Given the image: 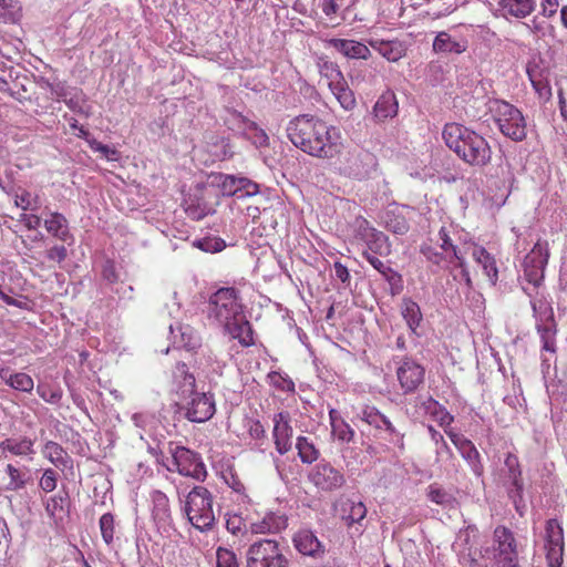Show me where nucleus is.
I'll return each mask as SVG.
<instances>
[{
    "mask_svg": "<svg viewBox=\"0 0 567 567\" xmlns=\"http://www.w3.org/2000/svg\"><path fill=\"white\" fill-rule=\"evenodd\" d=\"M6 473L10 478L9 483L6 485V489L17 491L23 487L25 483V473H23L20 468L14 467L12 464L7 465Z\"/></svg>",
    "mask_w": 567,
    "mask_h": 567,
    "instance_id": "obj_60",
    "label": "nucleus"
},
{
    "mask_svg": "<svg viewBox=\"0 0 567 567\" xmlns=\"http://www.w3.org/2000/svg\"><path fill=\"white\" fill-rule=\"evenodd\" d=\"M362 256L390 284L392 288V293H395L394 290H399L402 288L401 276L390 266L383 262L379 257H377L378 255L371 254L369 252V250H363Z\"/></svg>",
    "mask_w": 567,
    "mask_h": 567,
    "instance_id": "obj_34",
    "label": "nucleus"
},
{
    "mask_svg": "<svg viewBox=\"0 0 567 567\" xmlns=\"http://www.w3.org/2000/svg\"><path fill=\"white\" fill-rule=\"evenodd\" d=\"M564 530L556 518L547 519L544 530V548L548 567H561L564 557Z\"/></svg>",
    "mask_w": 567,
    "mask_h": 567,
    "instance_id": "obj_14",
    "label": "nucleus"
},
{
    "mask_svg": "<svg viewBox=\"0 0 567 567\" xmlns=\"http://www.w3.org/2000/svg\"><path fill=\"white\" fill-rule=\"evenodd\" d=\"M308 477L309 481L322 492H333L346 484L343 472L326 460H321L311 468Z\"/></svg>",
    "mask_w": 567,
    "mask_h": 567,
    "instance_id": "obj_15",
    "label": "nucleus"
},
{
    "mask_svg": "<svg viewBox=\"0 0 567 567\" xmlns=\"http://www.w3.org/2000/svg\"><path fill=\"white\" fill-rule=\"evenodd\" d=\"M472 256L474 260L482 267L492 285H496L498 280V270L496 260L484 247L474 245Z\"/></svg>",
    "mask_w": 567,
    "mask_h": 567,
    "instance_id": "obj_36",
    "label": "nucleus"
},
{
    "mask_svg": "<svg viewBox=\"0 0 567 567\" xmlns=\"http://www.w3.org/2000/svg\"><path fill=\"white\" fill-rule=\"evenodd\" d=\"M337 156L336 169L338 173L355 181L370 178L378 166L375 155L361 147H352L346 153L340 152Z\"/></svg>",
    "mask_w": 567,
    "mask_h": 567,
    "instance_id": "obj_8",
    "label": "nucleus"
},
{
    "mask_svg": "<svg viewBox=\"0 0 567 567\" xmlns=\"http://www.w3.org/2000/svg\"><path fill=\"white\" fill-rule=\"evenodd\" d=\"M9 384L19 391L29 392L33 389V380L25 373H16L10 377Z\"/></svg>",
    "mask_w": 567,
    "mask_h": 567,
    "instance_id": "obj_64",
    "label": "nucleus"
},
{
    "mask_svg": "<svg viewBox=\"0 0 567 567\" xmlns=\"http://www.w3.org/2000/svg\"><path fill=\"white\" fill-rule=\"evenodd\" d=\"M318 66L320 70V74L328 80V84L341 80L343 76L342 72L339 69V65L336 62H332L328 59L321 58L318 62Z\"/></svg>",
    "mask_w": 567,
    "mask_h": 567,
    "instance_id": "obj_56",
    "label": "nucleus"
},
{
    "mask_svg": "<svg viewBox=\"0 0 567 567\" xmlns=\"http://www.w3.org/2000/svg\"><path fill=\"white\" fill-rule=\"evenodd\" d=\"M43 226L49 235L58 240L68 243L72 240L69 223L66 218L60 213L43 214Z\"/></svg>",
    "mask_w": 567,
    "mask_h": 567,
    "instance_id": "obj_26",
    "label": "nucleus"
},
{
    "mask_svg": "<svg viewBox=\"0 0 567 567\" xmlns=\"http://www.w3.org/2000/svg\"><path fill=\"white\" fill-rule=\"evenodd\" d=\"M286 132L297 148L317 158H334L343 146L340 131L315 115L302 114L293 117Z\"/></svg>",
    "mask_w": 567,
    "mask_h": 567,
    "instance_id": "obj_1",
    "label": "nucleus"
},
{
    "mask_svg": "<svg viewBox=\"0 0 567 567\" xmlns=\"http://www.w3.org/2000/svg\"><path fill=\"white\" fill-rule=\"evenodd\" d=\"M478 530L475 526L461 529L453 545L462 567H491L486 546L477 547Z\"/></svg>",
    "mask_w": 567,
    "mask_h": 567,
    "instance_id": "obj_9",
    "label": "nucleus"
},
{
    "mask_svg": "<svg viewBox=\"0 0 567 567\" xmlns=\"http://www.w3.org/2000/svg\"><path fill=\"white\" fill-rule=\"evenodd\" d=\"M174 383L176 384L177 393L181 398L195 391L196 380L195 377L188 372L185 363L178 362L173 371Z\"/></svg>",
    "mask_w": 567,
    "mask_h": 567,
    "instance_id": "obj_37",
    "label": "nucleus"
},
{
    "mask_svg": "<svg viewBox=\"0 0 567 567\" xmlns=\"http://www.w3.org/2000/svg\"><path fill=\"white\" fill-rule=\"evenodd\" d=\"M548 258V243L538 240L522 262L523 276L534 289H539L544 280V271Z\"/></svg>",
    "mask_w": 567,
    "mask_h": 567,
    "instance_id": "obj_13",
    "label": "nucleus"
},
{
    "mask_svg": "<svg viewBox=\"0 0 567 567\" xmlns=\"http://www.w3.org/2000/svg\"><path fill=\"white\" fill-rule=\"evenodd\" d=\"M217 567H240L237 555L234 550L219 546L216 549Z\"/></svg>",
    "mask_w": 567,
    "mask_h": 567,
    "instance_id": "obj_58",
    "label": "nucleus"
},
{
    "mask_svg": "<svg viewBox=\"0 0 567 567\" xmlns=\"http://www.w3.org/2000/svg\"><path fill=\"white\" fill-rule=\"evenodd\" d=\"M421 254L429 262L440 268H447L451 265L455 266L457 262V260L452 256L447 257V252L439 250L432 245H423L421 247Z\"/></svg>",
    "mask_w": 567,
    "mask_h": 567,
    "instance_id": "obj_45",
    "label": "nucleus"
},
{
    "mask_svg": "<svg viewBox=\"0 0 567 567\" xmlns=\"http://www.w3.org/2000/svg\"><path fill=\"white\" fill-rule=\"evenodd\" d=\"M425 369L415 360L404 357L398 362L396 378L404 394L415 392L424 382Z\"/></svg>",
    "mask_w": 567,
    "mask_h": 567,
    "instance_id": "obj_18",
    "label": "nucleus"
},
{
    "mask_svg": "<svg viewBox=\"0 0 567 567\" xmlns=\"http://www.w3.org/2000/svg\"><path fill=\"white\" fill-rule=\"evenodd\" d=\"M401 315L405 320L409 329L415 333L416 329L420 327L421 321L423 320L420 306L411 298H403L401 305Z\"/></svg>",
    "mask_w": 567,
    "mask_h": 567,
    "instance_id": "obj_43",
    "label": "nucleus"
},
{
    "mask_svg": "<svg viewBox=\"0 0 567 567\" xmlns=\"http://www.w3.org/2000/svg\"><path fill=\"white\" fill-rule=\"evenodd\" d=\"M520 551L515 534L505 526H497L491 545L486 546L491 567H519Z\"/></svg>",
    "mask_w": 567,
    "mask_h": 567,
    "instance_id": "obj_4",
    "label": "nucleus"
},
{
    "mask_svg": "<svg viewBox=\"0 0 567 567\" xmlns=\"http://www.w3.org/2000/svg\"><path fill=\"white\" fill-rule=\"evenodd\" d=\"M169 453L173 457V465L181 475L192 477L197 482L206 480V465L198 453L185 446H173V443L169 444Z\"/></svg>",
    "mask_w": 567,
    "mask_h": 567,
    "instance_id": "obj_12",
    "label": "nucleus"
},
{
    "mask_svg": "<svg viewBox=\"0 0 567 567\" xmlns=\"http://www.w3.org/2000/svg\"><path fill=\"white\" fill-rule=\"evenodd\" d=\"M223 329L233 339L238 340L239 344L244 348L255 344L252 327L250 322L245 319L244 313L239 319L231 320L230 323L223 326Z\"/></svg>",
    "mask_w": 567,
    "mask_h": 567,
    "instance_id": "obj_24",
    "label": "nucleus"
},
{
    "mask_svg": "<svg viewBox=\"0 0 567 567\" xmlns=\"http://www.w3.org/2000/svg\"><path fill=\"white\" fill-rule=\"evenodd\" d=\"M525 27L536 39H543L547 35H553L555 32V27L553 24L540 20L537 16L529 20V22L525 23Z\"/></svg>",
    "mask_w": 567,
    "mask_h": 567,
    "instance_id": "obj_53",
    "label": "nucleus"
},
{
    "mask_svg": "<svg viewBox=\"0 0 567 567\" xmlns=\"http://www.w3.org/2000/svg\"><path fill=\"white\" fill-rule=\"evenodd\" d=\"M329 420L332 435L340 442L349 443L354 437L353 429L343 420L339 411L331 409L329 411Z\"/></svg>",
    "mask_w": 567,
    "mask_h": 567,
    "instance_id": "obj_40",
    "label": "nucleus"
},
{
    "mask_svg": "<svg viewBox=\"0 0 567 567\" xmlns=\"http://www.w3.org/2000/svg\"><path fill=\"white\" fill-rule=\"evenodd\" d=\"M244 313L239 290L234 287H223L216 290L208 300L207 317L214 323L223 327L239 319Z\"/></svg>",
    "mask_w": 567,
    "mask_h": 567,
    "instance_id": "obj_6",
    "label": "nucleus"
},
{
    "mask_svg": "<svg viewBox=\"0 0 567 567\" xmlns=\"http://www.w3.org/2000/svg\"><path fill=\"white\" fill-rule=\"evenodd\" d=\"M226 121L230 128L236 130L244 135L249 134V128H255V122L250 121L237 111H229Z\"/></svg>",
    "mask_w": 567,
    "mask_h": 567,
    "instance_id": "obj_52",
    "label": "nucleus"
},
{
    "mask_svg": "<svg viewBox=\"0 0 567 567\" xmlns=\"http://www.w3.org/2000/svg\"><path fill=\"white\" fill-rule=\"evenodd\" d=\"M463 243L462 234L453 226H442L436 236V244L440 249L447 252V257L452 256L457 261L465 258L466 251L461 247Z\"/></svg>",
    "mask_w": 567,
    "mask_h": 567,
    "instance_id": "obj_21",
    "label": "nucleus"
},
{
    "mask_svg": "<svg viewBox=\"0 0 567 567\" xmlns=\"http://www.w3.org/2000/svg\"><path fill=\"white\" fill-rule=\"evenodd\" d=\"M226 528L229 533L237 536L246 530V520L240 514L228 513L226 515Z\"/></svg>",
    "mask_w": 567,
    "mask_h": 567,
    "instance_id": "obj_62",
    "label": "nucleus"
},
{
    "mask_svg": "<svg viewBox=\"0 0 567 567\" xmlns=\"http://www.w3.org/2000/svg\"><path fill=\"white\" fill-rule=\"evenodd\" d=\"M468 48V41L465 38H453L449 32L441 31L433 40L432 49L435 53L462 54Z\"/></svg>",
    "mask_w": 567,
    "mask_h": 567,
    "instance_id": "obj_25",
    "label": "nucleus"
},
{
    "mask_svg": "<svg viewBox=\"0 0 567 567\" xmlns=\"http://www.w3.org/2000/svg\"><path fill=\"white\" fill-rule=\"evenodd\" d=\"M184 512L196 529H212L215 524L212 493L205 486H195L186 496Z\"/></svg>",
    "mask_w": 567,
    "mask_h": 567,
    "instance_id": "obj_7",
    "label": "nucleus"
},
{
    "mask_svg": "<svg viewBox=\"0 0 567 567\" xmlns=\"http://www.w3.org/2000/svg\"><path fill=\"white\" fill-rule=\"evenodd\" d=\"M21 6L18 0H0V21L16 23L20 19Z\"/></svg>",
    "mask_w": 567,
    "mask_h": 567,
    "instance_id": "obj_50",
    "label": "nucleus"
},
{
    "mask_svg": "<svg viewBox=\"0 0 567 567\" xmlns=\"http://www.w3.org/2000/svg\"><path fill=\"white\" fill-rule=\"evenodd\" d=\"M178 411L190 422L202 423L210 420L215 412L214 394L194 391L178 402Z\"/></svg>",
    "mask_w": 567,
    "mask_h": 567,
    "instance_id": "obj_10",
    "label": "nucleus"
},
{
    "mask_svg": "<svg viewBox=\"0 0 567 567\" xmlns=\"http://www.w3.org/2000/svg\"><path fill=\"white\" fill-rule=\"evenodd\" d=\"M296 449L298 450V456L303 464H312L320 456V451L317 449L313 441L307 436L297 437Z\"/></svg>",
    "mask_w": 567,
    "mask_h": 567,
    "instance_id": "obj_46",
    "label": "nucleus"
},
{
    "mask_svg": "<svg viewBox=\"0 0 567 567\" xmlns=\"http://www.w3.org/2000/svg\"><path fill=\"white\" fill-rule=\"evenodd\" d=\"M328 85L344 110H352L355 106L353 92L349 87L344 76H342L341 80L329 83Z\"/></svg>",
    "mask_w": 567,
    "mask_h": 567,
    "instance_id": "obj_41",
    "label": "nucleus"
},
{
    "mask_svg": "<svg viewBox=\"0 0 567 567\" xmlns=\"http://www.w3.org/2000/svg\"><path fill=\"white\" fill-rule=\"evenodd\" d=\"M246 567H290L289 549L275 538L251 543L245 553Z\"/></svg>",
    "mask_w": 567,
    "mask_h": 567,
    "instance_id": "obj_3",
    "label": "nucleus"
},
{
    "mask_svg": "<svg viewBox=\"0 0 567 567\" xmlns=\"http://www.w3.org/2000/svg\"><path fill=\"white\" fill-rule=\"evenodd\" d=\"M536 330L539 336L540 342H542V350L555 353L557 350L556 346V337H557V322H545V323H537Z\"/></svg>",
    "mask_w": 567,
    "mask_h": 567,
    "instance_id": "obj_42",
    "label": "nucleus"
},
{
    "mask_svg": "<svg viewBox=\"0 0 567 567\" xmlns=\"http://www.w3.org/2000/svg\"><path fill=\"white\" fill-rule=\"evenodd\" d=\"M99 526L103 542L110 546L114 542L115 536V518L112 513H105L100 517Z\"/></svg>",
    "mask_w": 567,
    "mask_h": 567,
    "instance_id": "obj_54",
    "label": "nucleus"
},
{
    "mask_svg": "<svg viewBox=\"0 0 567 567\" xmlns=\"http://www.w3.org/2000/svg\"><path fill=\"white\" fill-rule=\"evenodd\" d=\"M194 246L205 252L215 254L221 251L226 247V243L219 237H205L194 241Z\"/></svg>",
    "mask_w": 567,
    "mask_h": 567,
    "instance_id": "obj_59",
    "label": "nucleus"
},
{
    "mask_svg": "<svg viewBox=\"0 0 567 567\" xmlns=\"http://www.w3.org/2000/svg\"><path fill=\"white\" fill-rule=\"evenodd\" d=\"M505 488L516 513L523 517L527 511V505L524 498V483L517 485H506Z\"/></svg>",
    "mask_w": 567,
    "mask_h": 567,
    "instance_id": "obj_49",
    "label": "nucleus"
},
{
    "mask_svg": "<svg viewBox=\"0 0 567 567\" xmlns=\"http://www.w3.org/2000/svg\"><path fill=\"white\" fill-rule=\"evenodd\" d=\"M442 137L445 145L471 166L484 167L492 159V148L485 137L458 124H445Z\"/></svg>",
    "mask_w": 567,
    "mask_h": 567,
    "instance_id": "obj_2",
    "label": "nucleus"
},
{
    "mask_svg": "<svg viewBox=\"0 0 567 567\" xmlns=\"http://www.w3.org/2000/svg\"><path fill=\"white\" fill-rule=\"evenodd\" d=\"M398 113V101L393 92L383 93L373 107V115L377 121L382 122L395 116Z\"/></svg>",
    "mask_w": 567,
    "mask_h": 567,
    "instance_id": "obj_39",
    "label": "nucleus"
},
{
    "mask_svg": "<svg viewBox=\"0 0 567 567\" xmlns=\"http://www.w3.org/2000/svg\"><path fill=\"white\" fill-rule=\"evenodd\" d=\"M446 435L457 449L461 456L466 461L474 475L481 477L484 473V466L481 454L473 442L453 430H446Z\"/></svg>",
    "mask_w": 567,
    "mask_h": 567,
    "instance_id": "obj_19",
    "label": "nucleus"
},
{
    "mask_svg": "<svg viewBox=\"0 0 567 567\" xmlns=\"http://www.w3.org/2000/svg\"><path fill=\"white\" fill-rule=\"evenodd\" d=\"M412 210L409 206L394 207L385 213V228L396 235H405L410 229L408 213Z\"/></svg>",
    "mask_w": 567,
    "mask_h": 567,
    "instance_id": "obj_28",
    "label": "nucleus"
},
{
    "mask_svg": "<svg viewBox=\"0 0 567 567\" xmlns=\"http://www.w3.org/2000/svg\"><path fill=\"white\" fill-rule=\"evenodd\" d=\"M185 212L188 217H190L194 220H200L204 217L208 216L213 213V209L209 205H207L204 202H200L199 199L190 200L189 203H186Z\"/></svg>",
    "mask_w": 567,
    "mask_h": 567,
    "instance_id": "obj_55",
    "label": "nucleus"
},
{
    "mask_svg": "<svg viewBox=\"0 0 567 567\" xmlns=\"http://www.w3.org/2000/svg\"><path fill=\"white\" fill-rule=\"evenodd\" d=\"M342 519L348 526L360 523L367 515V507L362 502H353L351 499L342 503Z\"/></svg>",
    "mask_w": 567,
    "mask_h": 567,
    "instance_id": "obj_44",
    "label": "nucleus"
},
{
    "mask_svg": "<svg viewBox=\"0 0 567 567\" xmlns=\"http://www.w3.org/2000/svg\"><path fill=\"white\" fill-rule=\"evenodd\" d=\"M358 417L374 427L377 431H383L388 434V440L391 443L399 445L403 449L404 434L400 432L388 416L381 413L375 406L363 405L358 412Z\"/></svg>",
    "mask_w": 567,
    "mask_h": 567,
    "instance_id": "obj_17",
    "label": "nucleus"
},
{
    "mask_svg": "<svg viewBox=\"0 0 567 567\" xmlns=\"http://www.w3.org/2000/svg\"><path fill=\"white\" fill-rule=\"evenodd\" d=\"M174 383L176 384L177 393L181 398L195 391L196 380L195 377L188 372L185 363L178 362L173 371Z\"/></svg>",
    "mask_w": 567,
    "mask_h": 567,
    "instance_id": "obj_38",
    "label": "nucleus"
},
{
    "mask_svg": "<svg viewBox=\"0 0 567 567\" xmlns=\"http://www.w3.org/2000/svg\"><path fill=\"white\" fill-rule=\"evenodd\" d=\"M213 183L220 189L224 196H234L238 199L259 193V185L245 176L219 173L214 176Z\"/></svg>",
    "mask_w": 567,
    "mask_h": 567,
    "instance_id": "obj_16",
    "label": "nucleus"
},
{
    "mask_svg": "<svg viewBox=\"0 0 567 567\" xmlns=\"http://www.w3.org/2000/svg\"><path fill=\"white\" fill-rule=\"evenodd\" d=\"M42 454L56 467L64 466L66 463V452L55 442H47L42 449Z\"/></svg>",
    "mask_w": 567,
    "mask_h": 567,
    "instance_id": "obj_48",
    "label": "nucleus"
},
{
    "mask_svg": "<svg viewBox=\"0 0 567 567\" xmlns=\"http://www.w3.org/2000/svg\"><path fill=\"white\" fill-rule=\"evenodd\" d=\"M506 473L504 475V486L517 485L523 483L522 471L516 455L508 454L504 461Z\"/></svg>",
    "mask_w": 567,
    "mask_h": 567,
    "instance_id": "obj_47",
    "label": "nucleus"
},
{
    "mask_svg": "<svg viewBox=\"0 0 567 567\" xmlns=\"http://www.w3.org/2000/svg\"><path fill=\"white\" fill-rule=\"evenodd\" d=\"M523 290L530 298V307L533 309V316L536 324L556 321L551 302L547 296L534 288L529 289L528 287H523Z\"/></svg>",
    "mask_w": 567,
    "mask_h": 567,
    "instance_id": "obj_22",
    "label": "nucleus"
},
{
    "mask_svg": "<svg viewBox=\"0 0 567 567\" xmlns=\"http://www.w3.org/2000/svg\"><path fill=\"white\" fill-rule=\"evenodd\" d=\"M420 408L427 414H430L439 424L446 430H452L451 424L454 421V416L436 400L429 396L421 401Z\"/></svg>",
    "mask_w": 567,
    "mask_h": 567,
    "instance_id": "obj_35",
    "label": "nucleus"
},
{
    "mask_svg": "<svg viewBox=\"0 0 567 567\" xmlns=\"http://www.w3.org/2000/svg\"><path fill=\"white\" fill-rule=\"evenodd\" d=\"M329 44L349 59H369L371 52L368 45L355 40L331 39Z\"/></svg>",
    "mask_w": 567,
    "mask_h": 567,
    "instance_id": "obj_31",
    "label": "nucleus"
},
{
    "mask_svg": "<svg viewBox=\"0 0 567 567\" xmlns=\"http://www.w3.org/2000/svg\"><path fill=\"white\" fill-rule=\"evenodd\" d=\"M370 47L390 62H396L405 55L406 48L400 40L371 39Z\"/></svg>",
    "mask_w": 567,
    "mask_h": 567,
    "instance_id": "obj_32",
    "label": "nucleus"
},
{
    "mask_svg": "<svg viewBox=\"0 0 567 567\" xmlns=\"http://www.w3.org/2000/svg\"><path fill=\"white\" fill-rule=\"evenodd\" d=\"M426 495L431 502L444 507H452L455 503V497L437 484H431Z\"/></svg>",
    "mask_w": 567,
    "mask_h": 567,
    "instance_id": "obj_51",
    "label": "nucleus"
},
{
    "mask_svg": "<svg viewBox=\"0 0 567 567\" xmlns=\"http://www.w3.org/2000/svg\"><path fill=\"white\" fill-rule=\"evenodd\" d=\"M497 4L505 16L520 20L535 11L537 2L536 0H498Z\"/></svg>",
    "mask_w": 567,
    "mask_h": 567,
    "instance_id": "obj_33",
    "label": "nucleus"
},
{
    "mask_svg": "<svg viewBox=\"0 0 567 567\" xmlns=\"http://www.w3.org/2000/svg\"><path fill=\"white\" fill-rule=\"evenodd\" d=\"M287 516L285 514L269 512L260 520L250 524L252 534H275L287 527Z\"/></svg>",
    "mask_w": 567,
    "mask_h": 567,
    "instance_id": "obj_27",
    "label": "nucleus"
},
{
    "mask_svg": "<svg viewBox=\"0 0 567 567\" xmlns=\"http://www.w3.org/2000/svg\"><path fill=\"white\" fill-rule=\"evenodd\" d=\"M3 449L8 450L9 452L22 455L27 454L29 451H31L32 442L30 440H14V439H8L3 443Z\"/></svg>",
    "mask_w": 567,
    "mask_h": 567,
    "instance_id": "obj_63",
    "label": "nucleus"
},
{
    "mask_svg": "<svg viewBox=\"0 0 567 567\" xmlns=\"http://www.w3.org/2000/svg\"><path fill=\"white\" fill-rule=\"evenodd\" d=\"M354 239L365 246L364 250L385 257L391 254L389 237L374 228L365 218L357 217L353 221Z\"/></svg>",
    "mask_w": 567,
    "mask_h": 567,
    "instance_id": "obj_11",
    "label": "nucleus"
},
{
    "mask_svg": "<svg viewBox=\"0 0 567 567\" xmlns=\"http://www.w3.org/2000/svg\"><path fill=\"white\" fill-rule=\"evenodd\" d=\"M65 103L71 111L85 117H89L92 113L91 105L81 92L71 96Z\"/></svg>",
    "mask_w": 567,
    "mask_h": 567,
    "instance_id": "obj_57",
    "label": "nucleus"
},
{
    "mask_svg": "<svg viewBox=\"0 0 567 567\" xmlns=\"http://www.w3.org/2000/svg\"><path fill=\"white\" fill-rule=\"evenodd\" d=\"M272 436L276 450L280 455L286 454L292 446L293 430L290 425V414L288 412H279L274 415Z\"/></svg>",
    "mask_w": 567,
    "mask_h": 567,
    "instance_id": "obj_20",
    "label": "nucleus"
},
{
    "mask_svg": "<svg viewBox=\"0 0 567 567\" xmlns=\"http://www.w3.org/2000/svg\"><path fill=\"white\" fill-rule=\"evenodd\" d=\"M66 498L62 496H52L47 501L45 511L54 520L61 519L64 514Z\"/></svg>",
    "mask_w": 567,
    "mask_h": 567,
    "instance_id": "obj_61",
    "label": "nucleus"
},
{
    "mask_svg": "<svg viewBox=\"0 0 567 567\" xmlns=\"http://www.w3.org/2000/svg\"><path fill=\"white\" fill-rule=\"evenodd\" d=\"M488 110L499 132L514 142H522L527 136V124L522 111L515 105L494 99L488 102Z\"/></svg>",
    "mask_w": 567,
    "mask_h": 567,
    "instance_id": "obj_5",
    "label": "nucleus"
},
{
    "mask_svg": "<svg viewBox=\"0 0 567 567\" xmlns=\"http://www.w3.org/2000/svg\"><path fill=\"white\" fill-rule=\"evenodd\" d=\"M293 545L305 556L317 557L324 551L317 536L308 529L299 530L293 536Z\"/></svg>",
    "mask_w": 567,
    "mask_h": 567,
    "instance_id": "obj_29",
    "label": "nucleus"
},
{
    "mask_svg": "<svg viewBox=\"0 0 567 567\" xmlns=\"http://www.w3.org/2000/svg\"><path fill=\"white\" fill-rule=\"evenodd\" d=\"M169 329L174 343L178 348H184L187 351H194L200 347V337L193 327L188 324H178L176 328L171 326Z\"/></svg>",
    "mask_w": 567,
    "mask_h": 567,
    "instance_id": "obj_30",
    "label": "nucleus"
},
{
    "mask_svg": "<svg viewBox=\"0 0 567 567\" xmlns=\"http://www.w3.org/2000/svg\"><path fill=\"white\" fill-rule=\"evenodd\" d=\"M152 503V518L158 528H166L172 525L173 517L169 499L165 493L154 489L150 494Z\"/></svg>",
    "mask_w": 567,
    "mask_h": 567,
    "instance_id": "obj_23",
    "label": "nucleus"
}]
</instances>
